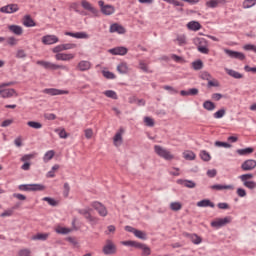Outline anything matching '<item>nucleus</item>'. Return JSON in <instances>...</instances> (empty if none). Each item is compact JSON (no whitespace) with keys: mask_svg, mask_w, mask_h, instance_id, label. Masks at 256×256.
Returning <instances> with one entry per match:
<instances>
[{"mask_svg":"<svg viewBox=\"0 0 256 256\" xmlns=\"http://www.w3.org/2000/svg\"><path fill=\"white\" fill-rule=\"evenodd\" d=\"M28 127H31L32 129H43V124L36 121H28L27 122Z\"/></svg>","mask_w":256,"mask_h":256,"instance_id":"nucleus-36","label":"nucleus"},{"mask_svg":"<svg viewBox=\"0 0 256 256\" xmlns=\"http://www.w3.org/2000/svg\"><path fill=\"white\" fill-rule=\"evenodd\" d=\"M9 31L13 33L14 35H23V27L19 25H10L8 26Z\"/></svg>","mask_w":256,"mask_h":256,"instance_id":"nucleus-22","label":"nucleus"},{"mask_svg":"<svg viewBox=\"0 0 256 256\" xmlns=\"http://www.w3.org/2000/svg\"><path fill=\"white\" fill-rule=\"evenodd\" d=\"M98 5L101 8L103 15H113V13H115V7L112 5H105L103 0L98 1Z\"/></svg>","mask_w":256,"mask_h":256,"instance_id":"nucleus-7","label":"nucleus"},{"mask_svg":"<svg viewBox=\"0 0 256 256\" xmlns=\"http://www.w3.org/2000/svg\"><path fill=\"white\" fill-rule=\"evenodd\" d=\"M56 233H59L60 235H67V234L71 233V229L59 227L58 229H56Z\"/></svg>","mask_w":256,"mask_h":256,"instance_id":"nucleus-47","label":"nucleus"},{"mask_svg":"<svg viewBox=\"0 0 256 256\" xmlns=\"http://www.w3.org/2000/svg\"><path fill=\"white\" fill-rule=\"evenodd\" d=\"M56 61H73L75 54L73 53H58L55 55Z\"/></svg>","mask_w":256,"mask_h":256,"instance_id":"nucleus-11","label":"nucleus"},{"mask_svg":"<svg viewBox=\"0 0 256 256\" xmlns=\"http://www.w3.org/2000/svg\"><path fill=\"white\" fill-rule=\"evenodd\" d=\"M200 159H202V161H211V154L205 150H202L200 151Z\"/></svg>","mask_w":256,"mask_h":256,"instance_id":"nucleus-41","label":"nucleus"},{"mask_svg":"<svg viewBox=\"0 0 256 256\" xmlns=\"http://www.w3.org/2000/svg\"><path fill=\"white\" fill-rule=\"evenodd\" d=\"M78 71H89L91 69V62L87 60H82L77 65Z\"/></svg>","mask_w":256,"mask_h":256,"instance_id":"nucleus-19","label":"nucleus"},{"mask_svg":"<svg viewBox=\"0 0 256 256\" xmlns=\"http://www.w3.org/2000/svg\"><path fill=\"white\" fill-rule=\"evenodd\" d=\"M210 188L216 191H223V189H233L231 185H221V184L212 185Z\"/></svg>","mask_w":256,"mask_h":256,"instance_id":"nucleus-34","label":"nucleus"},{"mask_svg":"<svg viewBox=\"0 0 256 256\" xmlns=\"http://www.w3.org/2000/svg\"><path fill=\"white\" fill-rule=\"evenodd\" d=\"M69 191H71V187L69 186V183H64V197H69Z\"/></svg>","mask_w":256,"mask_h":256,"instance_id":"nucleus-59","label":"nucleus"},{"mask_svg":"<svg viewBox=\"0 0 256 256\" xmlns=\"http://www.w3.org/2000/svg\"><path fill=\"white\" fill-rule=\"evenodd\" d=\"M256 0H244L243 8L244 9H251V7H255Z\"/></svg>","mask_w":256,"mask_h":256,"instance_id":"nucleus-40","label":"nucleus"},{"mask_svg":"<svg viewBox=\"0 0 256 256\" xmlns=\"http://www.w3.org/2000/svg\"><path fill=\"white\" fill-rule=\"evenodd\" d=\"M125 133V130L123 128H120L119 131L115 134L113 138V143L115 147H121L123 145V134Z\"/></svg>","mask_w":256,"mask_h":256,"instance_id":"nucleus-10","label":"nucleus"},{"mask_svg":"<svg viewBox=\"0 0 256 256\" xmlns=\"http://www.w3.org/2000/svg\"><path fill=\"white\" fill-rule=\"evenodd\" d=\"M81 6L83 7V9H85V11H90V13H92L93 15H97L98 13L95 7H93V4H91L87 0H81Z\"/></svg>","mask_w":256,"mask_h":256,"instance_id":"nucleus-16","label":"nucleus"},{"mask_svg":"<svg viewBox=\"0 0 256 256\" xmlns=\"http://www.w3.org/2000/svg\"><path fill=\"white\" fill-rule=\"evenodd\" d=\"M43 93L46 95H69V90H61L57 88H46L43 90Z\"/></svg>","mask_w":256,"mask_h":256,"instance_id":"nucleus-9","label":"nucleus"},{"mask_svg":"<svg viewBox=\"0 0 256 256\" xmlns=\"http://www.w3.org/2000/svg\"><path fill=\"white\" fill-rule=\"evenodd\" d=\"M187 27L191 31H199V29H201V24L197 21H191L187 24Z\"/></svg>","mask_w":256,"mask_h":256,"instance_id":"nucleus-30","label":"nucleus"},{"mask_svg":"<svg viewBox=\"0 0 256 256\" xmlns=\"http://www.w3.org/2000/svg\"><path fill=\"white\" fill-rule=\"evenodd\" d=\"M178 45H186L187 44V37L185 35H179L176 38Z\"/></svg>","mask_w":256,"mask_h":256,"instance_id":"nucleus-45","label":"nucleus"},{"mask_svg":"<svg viewBox=\"0 0 256 256\" xmlns=\"http://www.w3.org/2000/svg\"><path fill=\"white\" fill-rule=\"evenodd\" d=\"M228 223H231V217L218 218L211 222V227L219 229V227H225V225H228Z\"/></svg>","mask_w":256,"mask_h":256,"instance_id":"nucleus-8","label":"nucleus"},{"mask_svg":"<svg viewBox=\"0 0 256 256\" xmlns=\"http://www.w3.org/2000/svg\"><path fill=\"white\" fill-rule=\"evenodd\" d=\"M178 183L184 187H187L188 189H195L196 187L195 182L191 180H178Z\"/></svg>","mask_w":256,"mask_h":256,"instance_id":"nucleus-27","label":"nucleus"},{"mask_svg":"<svg viewBox=\"0 0 256 256\" xmlns=\"http://www.w3.org/2000/svg\"><path fill=\"white\" fill-rule=\"evenodd\" d=\"M35 21L33 20V18H31L30 15H26L23 18V26L24 27H35Z\"/></svg>","mask_w":256,"mask_h":256,"instance_id":"nucleus-24","label":"nucleus"},{"mask_svg":"<svg viewBox=\"0 0 256 256\" xmlns=\"http://www.w3.org/2000/svg\"><path fill=\"white\" fill-rule=\"evenodd\" d=\"M241 167H242L243 171H251V170L255 169L256 161H245Z\"/></svg>","mask_w":256,"mask_h":256,"instance_id":"nucleus-23","label":"nucleus"},{"mask_svg":"<svg viewBox=\"0 0 256 256\" xmlns=\"http://www.w3.org/2000/svg\"><path fill=\"white\" fill-rule=\"evenodd\" d=\"M197 207H211L213 209V207H215V204L210 200L204 199L197 203Z\"/></svg>","mask_w":256,"mask_h":256,"instance_id":"nucleus-29","label":"nucleus"},{"mask_svg":"<svg viewBox=\"0 0 256 256\" xmlns=\"http://www.w3.org/2000/svg\"><path fill=\"white\" fill-rule=\"evenodd\" d=\"M37 157V153L26 154L22 157L21 161H31Z\"/></svg>","mask_w":256,"mask_h":256,"instance_id":"nucleus-49","label":"nucleus"},{"mask_svg":"<svg viewBox=\"0 0 256 256\" xmlns=\"http://www.w3.org/2000/svg\"><path fill=\"white\" fill-rule=\"evenodd\" d=\"M117 71H118V73H120L121 75H126V73H129V66H128L127 63H125V62H121V63L117 66Z\"/></svg>","mask_w":256,"mask_h":256,"instance_id":"nucleus-25","label":"nucleus"},{"mask_svg":"<svg viewBox=\"0 0 256 256\" xmlns=\"http://www.w3.org/2000/svg\"><path fill=\"white\" fill-rule=\"evenodd\" d=\"M18 189L19 191H44L45 186L41 184H21Z\"/></svg>","mask_w":256,"mask_h":256,"instance_id":"nucleus-4","label":"nucleus"},{"mask_svg":"<svg viewBox=\"0 0 256 256\" xmlns=\"http://www.w3.org/2000/svg\"><path fill=\"white\" fill-rule=\"evenodd\" d=\"M225 71L228 75H230V77H233L234 79H243V74H241L235 70L226 68Z\"/></svg>","mask_w":256,"mask_h":256,"instance_id":"nucleus-28","label":"nucleus"},{"mask_svg":"<svg viewBox=\"0 0 256 256\" xmlns=\"http://www.w3.org/2000/svg\"><path fill=\"white\" fill-rule=\"evenodd\" d=\"M215 147H223L224 149H229V148H231V144H229L227 142L216 141Z\"/></svg>","mask_w":256,"mask_h":256,"instance_id":"nucleus-50","label":"nucleus"},{"mask_svg":"<svg viewBox=\"0 0 256 256\" xmlns=\"http://www.w3.org/2000/svg\"><path fill=\"white\" fill-rule=\"evenodd\" d=\"M36 64L40 65L44 69H49L50 71H57V69H62V71H69V67L65 65H59L49 61L38 60Z\"/></svg>","mask_w":256,"mask_h":256,"instance_id":"nucleus-1","label":"nucleus"},{"mask_svg":"<svg viewBox=\"0 0 256 256\" xmlns=\"http://www.w3.org/2000/svg\"><path fill=\"white\" fill-rule=\"evenodd\" d=\"M102 75L103 77H105L106 79H115V74L113 72H109V71H102Z\"/></svg>","mask_w":256,"mask_h":256,"instance_id":"nucleus-54","label":"nucleus"},{"mask_svg":"<svg viewBox=\"0 0 256 256\" xmlns=\"http://www.w3.org/2000/svg\"><path fill=\"white\" fill-rule=\"evenodd\" d=\"M183 157L186 159V161H194L196 158L195 153L191 150H186L183 152Z\"/></svg>","mask_w":256,"mask_h":256,"instance_id":"nucleus-31","label":"nucleus"},{"mask_svg":"<svg viewBox=\"0 0 256 256\" xmlns=\"http://www.w3.org/2000/svg\"><path fill=\"white\" fill-rule=\"evenodd\" d=\"M222 117H225V109H220L216 113H214L215 119H222Z\"/></svg>","mask_w":256,"mask_h":256,"instance_id":"nucleus-55","label":"nucleus"},{"mask_svg":"<svg viewBox=\"0 0 256 256\" xmlns=\"http://www.w3.org/2000/svg\"><path fill=\"white\" fill-rule=\"evenodd\" d=\"M194 45H196L199 53L203 55H209V42L205 38L196 37L193 39Z\"/></svg>","mask_w":256,"mask_h":256,"instance_id":"nucleus-2","label":"nucleus"},{"mask_svg":"<svg viewBox=\"0 0 256 256\" xmlns=\"http://www.w3.org/2000/svg\"><path fill=\"white\" fill-rule=\"evenodd\" d=\"M224 53L229 55L232 59H239V61H243L245 59V54L229 49H224Z\"/></svg>","mask_w":256,"mask_h":256,"instance_id":"nucleus-13","label":"nucleus"},{"mask_svg":"<svg viewBox=\"0 0 256 256\" xmlns=\"http://www.w3.org/2000/svg\"><path fill=\"white\" fill-rule=\"evenodd\" d=\"M171 59L175 61V63H185V60L183 59V57L177 56L175 54L171 55Z\"/></svg>","mask_w":256,"mask_h":256,"instance_id":"nucleus-58","label":"nucleus"},{"mask_svg":"<svg viewBox=\"0 0 256 256\" xmlns=\"http://www.w3.org/2000/svg\"><path fill=\"white\" fill-rule=\"evenodd\" d=\"M134 235H135V237H137L138 239H142L143 241H145V239H147V234H145V232H143L141 230L134 231Z\"/></svg>","mask_w":256,"mask_h":256,"instance_id":"nucleus-43","label":"nucleus"},{"mask_svg":"<svg viewBox=\"0 0 256 256\" xmlns=\"http://www.w3.org/2000/svg\"><path fill=\"white\" fill-rule=\"evenodd\" d=\"M53 157H55V151H53V150L46 152V154L44 155L45 161H51V159H53Z\"/></svg>","mask_w":256,"mask_h":256,"instance_id":"nucleus-53","label":"nucleus"},{"mask_svg":"<svg viewBox=\"0 0 256 256\" xmlns=\"http://www.w3.org/2000/svg\"><path fill=\"white\" fill-rule=\"evenodd\" d=\"M111 55H127V48L125 47H116L108 50Z\"/></svg>","mask_w":256,"mask_h":256,"instance_id":"nucleus-21","label":"nucleus"},{"mask_svg":"<svg viewBox=\"0 0 256 256\" xmlns=\"http://www.w3.org/2000/svg\"><path fill=\"white\" fill-rule=\"evenodd\" d=\"M170 209L171 211H181V209H183V204L180 202H172L170 204Z\"/></svg>","mask_w":256,"mask_h":256,"instance_id":"nucleus-37","label":"nucleus"},{"mask_svg":"<svg viewBox=\"0 0 256 256\" xmlns=\"http://www.w3.org/2000/svg\"><path fill=\"white\" fill-rule=\"evenodd\" d=\"M142 255L143 256L151 255V248H149L147 245L144 244V246H142Z\"/></svg>","mask_w":256,"mask_h":256,"instance_id":"nucleus-57","label":"nucleus"},{"mask_svg":"<svg viewBox=\"0 0 256 256\" xmlns=\"http://www.w3.org/2000/svg\"><path fill=\"white\" fill-rule=\"evenodd\" d=\"M253 151H255V149H253L252 147H248L244 149H238L236 153H238V155L245 156V155H251Z\"/></svg>","mask_w":256,"mask_h":256,"instance_id":"nucleus-32","label":"nucleus"},{"mask_svg":"<svg viewBox=\"0 0 256 256\" xmlns=\"http://www.w3.org/2000/svg\"><path fill=\"white\" fill-rule=\"evenodd\" d=\"M110 33H119V35L125 34V29L123 26L115 23L110 26Z\"/></svg>","mask_w":256,"mask_h":256,"instance_id":"nucleus-20","label":"nucleus"},{"mask_svg":"<svg viewBox=\"0 0 256 256\" xmlns=\"http://www.w3.org/2000/svg\"><path fill=\"white\" fill-rule=\"evenodd\" d=\"M221 84L219 83V81L215 78H211L209 81H208V87H220Z\"/></svg>","mask_w":256,"mask_h":256,"instance_id":"nucleus-48","label":"nucleus"},{"mask_svg":"<svg viewBox=\"0 0 256 256\" xmlns=\"http://www.w3.org/2000/svg\"><path fill=\"white\" fill-rule=\"evenodd\" d=\"M68 37H74V39H89V34L87 32H65Z\"/></svg>","mask_w":256,"mask_h":256,"instance_id":"nucleus-17","label":"nucleus"},{"mask_svg":"<svg viewBox=\"0 0 256 256\" xmlns=\"http://www.w3.org/2000/svg\"><path fill=\"white\" fill-rule=\"evenodd\" d=\"M203 107L204 109H206L207 111H213L215 110V103L207 100L203 103Z\"/></svg>","mask_w":256,"mask_h":256,"instance_id":"nucleus-38","label":"nucleus"},{"mask_svg":"<svg viewBox=\"0 0 256 256\" xmlns=\"http://www.w3.org/2000/svg\"><path fill=\"white\" fill-rule=\"evenodd\" d=\"M52 51L56 53V55H58V53H62V51H65V46L64 44L57 45L52 49Z\"/></svg>","mask_w":256,"mask_h":256,"instance_id":"nucleus-51","label":"nucleus"},{"mask_svg":"<svg viewBox=\"0 0 256 256\" xmlns=\"http://www.w3.org/2000/svg\"><path fill=\"white\" fill-rule=\"evenodd\" d=\"M192 67L195 71H199L200 69H203V62L201 60L195 61L192 63Z\"/></svg>","mask_w":256,"mask_h":256,"instance_id":"nucleus-46","label":"nucleus"},{"mask_svg":"<svg viewBox=\"0 0 256 256\" xmlns=\"http://www.w3.org/2000/svg\"><path fill=\"white\" fill-rule=\"evenodd\" d=\"M103 95H105V97H108L109 99H114V100L119 99V96H117V92L113 90H106L103 92Z\"/></svg>","mask_w":256,"mask_h":256,"instance_id":"nucleus-33","label":"nucleus"},{"mask_svg":"<svg viewBox=\"0 0 256 256\" xmlns=\"http://www.w3.org/2000/svg\"><path fill=\"white\" fill-rule=\"evenodd\" d=\"M0 95L3 99H9L13 96L17 97V92L15 91V89H4L0 91Z\"/></svg>","mask_w":256,"mask_h":256,"instance_id":"nucleus-18","label":"nucleus"},{"mask_svg":"<svg viewBox=\"0 0 256 256\" xmlns=\"http://www.w3.org/2000/svg\"><path fill=\"white\" fill-rule=\"evenodd\" d=\"M201 78L204 80V81H209L210 79H213V76H211L209 74V72H203L201 74Z\"/></svg>","mask_w":256,"mask_h":256,"instance_id":"nucleus-63","label":"nucleus"},{"mask_svg":"<svg viewBox=\"0 0 256 256\" xmlns=\"http://www.w3.org/2000/svg\"><path fill=\"white\" fill-rule=\"evenodd\" d=\"M241 181H243V183L249 181V179H253V174H243L240 176Z\"/></svg>","mask_w":256,"mask_h":256,"instance_id":"nucleus-60","label":"nucleus"},{"mask_svg":"<svg viewBox=\"0 0 256 256\" xmlns=\"http://www.w3.org/2000/svg\"><path fill=\"white\" fill-rule=\"evenodd\" d=\"M227 3V0H208L206 1V7L208 9H215L221 5H225Z\"/></svg>","mask_w":256,"mask_h":256,"instance_id":"nucleus-14","label":"nucleus"},{"mask_svg":"<svg viewBox=\"0 0 256 256\" xmlns=\"http://www.w3.org/2000/svg\"><path fill=\"white\" fill-rule=\"evenodd\" d=\"M43 201L48 202V205H51L52 207H57L59 205V202L51 197H44Z\"/></svg>","mask_w":256,"mask_h":256,"instance_id":"nucleus-42","label":"nucleus"},{"mask_svg":"<svg viewBox=\"0 0 256 256\" xmlns=\"http://www.w3.org/2000/svg\"><path fill=\"white\" fill-rule=\"evenodd\" d=\"M63 45H64V51H71V49L77 48V44H75V43H66Z\"/></svg>","mask_w":256,"mask_h":256,"instance_id":"nucleus-56","label":"nucleus"},{"mask_svg":"<svg viewBox=\"0 0 256 256\" xmlns=\"http://www.w3.org/2000/svg\"><path fill=\"white\" fill-rule=\"evenodd\" d=\"M144 123L147 125V127H153L155 125V120H153L151 117H145Z\"/></svg>","mask_w":256,"mask_h":256,"instance_id":"nucleus-52","label":"nucleus"},{"mask_svg":"<svg viewBox=\"0 0 256 256\" xmlns=\"http://www.w3.org/2000/svg\"><path fill=\"white\" fill-rule=\"evenodd\" d=\"M56 133H58L60 139H67V137H69V134H67V131H65L64 128L62 129H56L55 130Z\"/></svg>","mask_w":256,"mask_h":256,"instance_id":"nucleus-44","label":"nucleus"},{"mask_svg":"<svg viewBox=\"0 0 256 256\" xmlns=\"http://www.w3.org/2000/svg\"><path fill=\"white\" fill-rule=\"evenodd\" d=\"M49 239V233H37L32 236V241H47Z\"/></svg>","mask_w":256,"mask_h":256,"instance_id":"nucleus-26","label":"nucleus"},{"mask_svg":"<svg viewBox=\"0 0 256 256\" xmlns=\"http://www.w3.org/2000/svg\"><path fill=\"white\" fill-rule=\"evenodd\" d=\"M104 255H113L117 253V247L113 244V241L107 240L106 245L103 247Z\"/></svg>","mask_w":256,"mask_h":256,"instance_id":"nucleus-6","label":"nucleus"},{"mask_svg":"<svg viewBox=\"0 0 256 256\" xmlns=\"http://www.w3.org/2000/svg\"><path fill=\"white\" fill-rule=\"evenodd\" d=\"M154 151L156 155H159V157H162V159H166V161H171L175 159V156L171 154V151H169L166 148H163L162 146L155 145L154 146Z\"/></svg>","mask_w":256,"mask_h":256,"instance_id":"nucleus-3","label":"nucleus"},{"mask_svg":"<svg viewBox=\"0 0 256 256\" xmlns=\"http://www.w3.org/2000/svg\"><path fill=\"white\" fill-rule=\"evenodd\" d=\"M91 207H93V209H95V211L98 212V215H100V217H107L108 215L107 207H105V205H103L102 203L93 202L91 204Z\"/></svg>","mask_w":256,"mask_h":256,"instance_id":"nucleus-5","label":"nucleus"},{"mask_svg":"<svg viewBox=\"0 0 256 256\" xmlns=\"http://www.w3.org/2000/svg\"><path fill=\"white\" fill-rule=\"evenodd\" d=\"M188 237H190L192 243H194V245H199L203 239H201V237L197 234H190L188 235Z\"/></svg>","mask_w":256,"mask_h":256,"instance_id":"nucleus-35","label":"nucleus"},{"mask_svg":"<svg viewBox=\"0 0 256 256\" xmlns=\"http://www.w3.org/2000/svg\"><path fill=\"white\" fill-rule=\"evenodd\" d=\"M42 43L44 45H55V43H59V38L55 35H46L42 37Z\"/></svg>","mask_w":256,"mask_h":256,"instance_id":"nucleus-12","label":"nucleus"},{"mask_svg":"<svg viewBox=\"0 0 256 256\" xmlns=\"http://www.w3.org/2000/svg\"><path fill=\"white\" fill-rule=\"evenodd\" d=\"M86 139H91L93 137V129H86L84 131Z\"/></svg>","mask_w":256,"mask_h":256,"instance_id":"nucleus-64","label":"nucleus"},{"mask_svg":"<svg viewBox=\"0 0 256 256\" xmlns=\"http://www.w3.org/2000/svg\"><path fill=\"white\" fill-rule=\"evenodd\" d=\"M18 256H31V250L22 249L18 252Z\"/></svg>","mask_w":256,"mask_h":256,"instance_id":"nucleus-61","label":"nucleus"},{"mask_svg":"<svg viewBox=\"0 0 256 256\" xmlns=\"http://www.w3.org/2000/svg\"><path fill=\"white\" fill-rule=\"evenodd\" d=\"M244 187H247L248 189H255L256 183L253 181L244 182Z\"/></svg>","mask_w":256,"mask_h":256,"instance_id":"nucleus-62","label":"nucleus"},{"mask_svg":"<svg viewBox=\"0 0 256 256\" xmlns=\"http://www.w3.org/2000/svg\"><path fill=\"white\" fill-rule=\"evenodd\" d=\"M1 13H17L19 11V5L9 4L0 8Z\"/></svg>","mask_w":256,"mask_h":256,"instance_id":"nucleus-15","label":"nucleus"},{"mask_svg":"<svg viewBox=\"0 0 256 256\" xmlns=\"http://www.w3.org/2000/svg\"><path fill=\"white\" fill-rule=\"evenodd\" d=\"M139 69H141V71H144V73H153V71L149 69V65H147V63H145L144 61H140Z\"/></svg>","mask_w":256,"mask_h":256,"instance_id":"nucleus-39","label":"nucleus"}]
</instances>
